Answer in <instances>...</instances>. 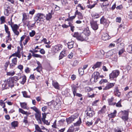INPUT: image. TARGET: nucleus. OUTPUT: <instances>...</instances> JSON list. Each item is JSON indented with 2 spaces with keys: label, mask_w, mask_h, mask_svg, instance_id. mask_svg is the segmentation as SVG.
Here are the masks:
<instances>
[{
  "label": "nucleus",
  "mask_w": 132,
  "mask_h": 132,
  "mask_svg": "<svg viewBox=\"0 0 132 132\" xmlns=\"http://www.w3.org/2000/svg\"><path fill=\"white\" fill-rule=\"evenodd\" d=\"M121 113L122 116V119L124 121L125 124L127 125H128V113L127 111H121Z\"/></svg>",
  "instance_id": "1"
},
{
  "label": "nucleus",
  "mask_w": 132,
  "mask_h": 132,
  "mask_svg": "<svg viewBox=\"0 0 132 132\" xmlns=\"http://www.w3.org/2000/svg\"><path fill=\"white\" fill-rule=\"evenodd\" d=\"M34 111L36 112V113L35 114V117L36 120L38 121V123L42 124V121H41V112L36 107Z\"/></svg>",
  "instance_id": "2"
},
{
  "label": "nucleus",
  "mask_w": 132,
  "mask_h": 132,
  "mask_svg": "<svg viewBox=\"0 0 132 132\" xmlns=\"http://www.w3.org/2000/svg\"><path fill=\"white\" fill-rule=\"evenodd\" d=\"M45 15L43 13H38L35 15L34 18L35 20L37 23L40 21H43Z\"/></svg>",
  "instance_id": "3"
},
{
  "label": "nucleus",
  "mask_w": 132,
  "mask_h": 132,
  "mask_svg": "<svg viewBox=\"0 0 132 132\" xmlns=\"http://www.w3.org/2000/svg\"><path fill=\"white\" fill-rule=\"evenodd\" d=\"M99 74L98 72H96L94 73L90 79V81L93 83L96 82L97 81V79L100 77Z\"/></svg>",
  "instance_id": "4"
},
{
  "label": "nucleus",
  "mask_w": 132,
  "mask_h": 132,
  "mask_svg": "<svg viewBox=\"0 0 132 132\" xmlns=\"http://www.w3.org/2000/svg\"><path fill=\"white\" fill-rule=\"evenodd\" d=\"M86 117L87 118H89L92 117L94 114L95 113L93 110L91 109V108L89 107H88L87 110L85 111Z\"/></svg>",
  "instance_id": "5"
},
{
  "label": "nucleus",
  "mask_w": 132,
  "mask_h": 132,
  "mask_svg": "<svg viewBox=\"0 0 132 132\" xmlns=\"http://www.w3.org/2000/svg\"><path fill=\"white\" fill-rule=\"evenodd\" d=\"M119 74V72L118 70L113 71L110 74L109 76L110 79H113L117 77Z\"/></svg>",
  "instance_id": "6"
},
{
  "label": "nucleus",
  "mask_w": 132,
  "mask_h": 132,
  "mask_svg": "<svg viewBox=\"0 0 132 132\" xmlns=\"http://www.w3.org/2000/svg\"><path fill=\"white\" fill-rule=\"evenodd\" d=\"M91 28L94 30H96L98 28V26L96 21H93L90 22Z\"/></svg>",
  "instance_id": "7"
},
{
  "label": "nucleus",
  "mask_w": 132,
  "mask_h": 132,
  "mask_svg": "<svg viewBox=\"0 0 132 132\" xmlns=\"http://www.w3.org/2000/svg\"><path fill=\"white\" fill-rule=\"evenodd\" d=\"M77 116L75 115H73L71 116L69 118L66 119V121L68 124H69L73 121L75 119L77 118Z\"/></svg>",
  "instance_id": "8"
},
{
  "label": "nucleus",
  "mask_w": 132,
  "mask_h": 132,
  "mask_svg": "<svg viewBox=\"0 0 132 132\" xmlns=\"http://www.w3.org/2000/svg\"><path fill=\"white\" fill-rule=\"evenodd\" d=\"M87 36L84 33H82L78 37V40L82 41L86 40Z\"/></svg>",
  "instance_id": "9"
},
{
  "label": "nucleus",
  "mask_w": 132,
  "mask_h": 132,
  "mask_svg": "<svg viewBox=\"0 0 132 132\" xmlns=\"http://www.w3.org/2000/svg\"><path fill=\"white\" fill-rule=\"evenodd\" d=\"M114 83H110L107 84L104 88H103L104 90L108 89L114 86Z\"/></svg>",
  "instance_id": "10"
},
{
  "label": "nucleus",
  "mask_w": 132,
  "mask_h": 132,
  "mask_svg": "<svg viewBox=\"0 0 132 132\" xmlns=\"http://www.w3.org/2000/svg\"><path fill=\"white\" fill-rule=\"evenodd\" d=\"M7 81L9 87L12 88L14 87V81H13V79H8Z\"/></svg>",
  "instance_id": "11"
},
{
  "label": "nucleus",
  "mask_w": 132,
  "mask_h": 132,
  "mask_svg": "<svg viewBox=\"0 0 132 132\" xmlns=\"http://www.w3.org/2000/svg\"><path fill=\"white\" fill-rule=\"evenodd\" d=\"M114 93L115 95L118 97H120L121 96V92L119 91V90L117 87H116L115 88L114 91Z\"/></svg>",
  "instance_id": "12"
},
{
  "label": "nucleus",
  "mask_w": 132,
  "mask_h": 132,
  "mask_svg": "<svg viewBox=\"0 0 132 132\" xmlns=\"http://www.w3.org/2000/svg\"><path fill=\"white\" fill-rule=\"evenodd\" d=\"M75 15H78V17L79 19H82L83 18V16L82 14L80 12L78 11V10L76 11L75 13Z\"/></svg>",
  "instance_id": "13"
},
{
  "label": "nucleus",
  "mask_w": 132,
  "mask_h": 132,
  "mask_svg": "<svg viewBox=\"0 0 132 132\" xmlns=\"http://www.w3.org/2000/svg\"><path fill=\"white\" fill-rule=\"evenodd\" d=\"M62 48V45H57L55 46L53 48V50L55 52L60 50Z\"/></svg>",
  "instance_id": "14"
},
{
  "label": "nucleus",
  "mask_w": 132,
  "mask_h": 132,
  "mask_svg": "<svg viewBox=\"0 0 132 132\" xmlns=\"http://www.w3.org/2000/svg\"><path fill=\"white\" fill-rule=\"evenodd\" d=\"M114 98L112 97L110 98L108 100L109 104L110 105L114 106L116 104V103L113 102V101L114 100Z\"/></svg>",
  "instance_id": "15"
},
{
  "label": "nucleus",
  "mask_w": 132,
  "mask_h": 132,
  "mask_svg": "<svg viewBox=\"0 0 132 132\" xmlns=\"http://www.w3.org/2000/svg\"><path fill=\"white\" fill-rule=\"evenodd\" d=\"M7 81L4 82L2 85V88L3 90L8 89L9 87Z\"/></svg>",
  "instance_id": "16"
},
{
  "label": "nucleus",
  "mask_w": 132,
  "mask_h": 132,
  "mask_svg": "<svg viewBox=\"0 0 132 132\" xmlns=\"http://www.w3.org/2000/svg\"><path fill=\"white\" fill-rule=\"evenodd\" d=\"M10 7L7 5H5L4 6V8L5 9L4 13L7 16H8L9 15L8 13L9 10H8V9Z\"/></svg>",
  "instance_id": "17"
},
{
  "label": "nucleus",
  "mask_w": 132,
  "mask_h": 132,
  "mask_svg": "<svg viewBox=\"0 0 132 132\" xmlns=\"http://www.w3.org/2000/svg\"><path fill=\"white\" fill-rule=\"evenodd\" d=\"M67 54L65 53V51H62L60 54L59 56V60L62 59L64 56H66Z\"/></svg>",
  "instance_id": "18"
},
{
  "label": "nucleus",
  "mask_w": 132,
  "mask_h": 132,
  "mask_svg": "<svg viewBox=\"0 0 132 132\" xmlns=\"http://www.w3.org/2000/svg\"><path fill=\"white\" fill-rule=\"evenodd\" d=\"M101 62H97L92 67V68L94 69L95 68H99L101 65Z\"/></svg>",
  "instance_id": "19"
},
{
  "label": "nucleus",
  "mask_w": 132,
  "mask_h": 132,
  "mask_svg": "<svg viewBox=\"0 0 132 132\" xmlns=\"http://www.w3.org/2000/svg\"><path fill=\"white\" fill-rule=\"evenodd\" d=\"M78 87L76 86H74L72 87V90L73 92L74 96L76 95L77 90Z\"/></svg>",
  "instance_id": "20"
},
{
  "label": "nucleus",
  "mask_w": 132,
  "mask_h": 132,
  "mask_svg": "<svg viewBox=\"0 0 132 132\" xmlns=\"http://www.w3.org/2000/svg\"><path fill=\"white\" fill-rule=\"evenodd\" d=\"M19 112L23 114L28 116L29 114H30V113H29L27 111H25L21 108H19Z\"/></svg>",
  "instance_id": "21"
},
{
  "label": "nucleus",
  "mask_w": 132,
  "mask_h": 132,
  "mask_svg": "<svg viewBox=\"0 0 132 132\" xmlns=\"http://www.w3.org/2000/svg\"><path fill=\"white\" fill-rule=\"evenodd\" d=\"M4 27L5 31L8 34V36L7 37L8 38H9L10 36V31H9V28L5 24L4 25Z\"/></svg>",
  "instance_id": "22"
},
{
  "label": "nucleus",
  "mask_w": 132,
  "mask_h": 132,
  "mask_svg": "<svg viewBox=\"0 0 132 132\" xmlns=\"http://www.w3.org/2000/svg\"><path fill=\"white\" fill-rule=\"evenodd\" d=\"M22 79V81H20V83L22 84L23 85L26 81V76H24L22 77H20L19 79Z\"/></svg>",
  "instance_id": "23"
},
{
  "label": "nucleus",
  "mask_w": 132,
  "mask_h": 132,
  "mask_svg": "<svg viewBox=\"0 0 132 132\" xmlns=\"http://www.w3.org/2000/svg\"><path fill=\"white\" fill-rule=\"evenodd\" d=\"M117 111L114 110L113 113H112L108 115V117L110 118H114L116 116Z\"/></svg>",
  "instance_id": "24"
},
{
  "label": "nucleus",
  "mask_w": 132,
  "mask_h": 132,
  "mask_svg": "<svg viewBox=\"0 0 132 132\" xmlns=\"http://www.w3.org/2000/svg\"><path fill=\"white\" fill-rule=\"evenodd\" d=\"M127 51L129 53H132V43L131 45L128 46L127 48Z\"/></svg>",
  "instance_id": "25"
},
{
  "label": "nucleus",
  "mask_w": 132,
  "mask_h": 132,
  "mask_svg": "<svg viewBox=\"0 0 132 132\" xmlns=\"http://www.w3.org/2000/svg\"><path fill=\"white\" fill-rule=\"evenodd\" d=\"M74 44V42L73 41L68 42L67 44L68 48L70 49L73 48V46Z\"/></svg>",
  "instance_id": "26"
},
{
  "label": "nucleus",
  "mask_w": 132,
  "mask_h": 132,
  "mask_svg": "<svg viewBox=\"0 0 132 132\" xmlns=\"http://www.w3.org/2000/svg\"><path fill=\"white\" fill-rule=\"evenodd\" d=\"M102 38L104 40L108 39L109 38L108 35L107 34H104L102 36Z\"/></svg>",
  "instance_id": "27"
},
{
  "label": "nucleus",
  "mask_w": 132,
  "mask_h": 132,
  "mask_svg": "<svg viewBox=\"0 0 132 132\" xmlns=\"http://www.w3.org/2000/svg\"><path fill=\"white\" fill-rule=\"evenodd\" d=\"M11 27L13 31L15 30H18L19 28V26L16 24H14L13 26H12V25H11Z\"/></svg>",
  "instance_id": "28"
},
{
  "label": "nucleus",
  "mask_w": 132,
  "mask_h": 132,
  "mask_svg": "<svg viewBox=\"0 0 132 132\" xmlns=\"http://www.w3.org/2000/svg\"><path fill=\"white\" fill-rule=\"evenodd\" d=\"M20 104L21 107L23 109H27V104L25 102H20Z\"/></svg>",
  "instance_id": "29"
},
{
  "label": "nucleus",
  "mask_w": 132,
  "mask_h": 132,
  "mask_svg": "<svg viewBox=\"0 0 132 132\" xmlns=\"http://www.w3.org/2000/svg\"><path fill=\"white\" fill-rule=\"evenodd\" d=\"M108 82V81L106 79H102L99 82V84L102 86L104 85V86L105 85V83Z\"/></svg>",
  "instance_id": "30"
},
{
  "label": "nucleus",
  "mask_w": 132,
  "mask_h": 132,
  "mask_svg": "<svg viewBox=\"0 0 132 132\" xmlns=\"http://www.w3.org/2000/svg\"><path fill=\"white\" fill-rule=\"evenodd\" d=\"M100 16V14L97 13H94L92 14V17L94 18H98Z\"/></svg>",
  "instance_id": "31"
},
{
  "label": "nucleus",
  "mask_w": 132,
  "mask_h": 132,
  "mask_svg": "<svg viewBox=\"0 0 132 132\" xmlns=\"http://www.w3.org/2000/svg\"><path fill=\"white\" fill-rule=\"evenodd\" d=\"M52 85L55 88L58 89H59V85L58 83L57 82H54L53 81Z\"/></svg>",
  "instance_id": "32"
},
{
  "label": "nucleus",
  "mask_w": 132,
  "mask_h": 132,
  "mask_svg": "<svg viewBox=\"0 0 132 132\" xmlns=\"http://www.w3.org/2000/svg\"><path fill=\"white\" fill-rule=\"evenodd\" d=\"M106 23V20L104 16H103L100 19V23L104 24Z\"/></svg>",
  "instance_id": "33"
},
{
  "label": "nucleus",
  "mask_w": 132,
  "mask_h": 132,
  "mask_svg": "<svg viewBox=\"0 0 132 132\" xmlns=\"http://www.w3.org/2000/svg\"><path fill=\"white\" fill-rule=\"evenodd\" d=\"M52 17V14L51 13H49L47 14L46 17V19L47 20H50Z\"/></svg>",
  "instance_id": "34"
},
{
  "label": "nucleus",
  "mask_w": 132,
  "mask_h": 132,
  "mask_svg": "<svg viewBox=\"0 0 132 132\" xmlns=\"http://www.w3.org/2000/svg\"><path fill=\"white\" fill-rule=\"evenodd\" d=\"M79 73L80 75L82 76L84 74V70L82 68H80L78 70Z\"/></svg>",
  "instance_id": "35"
},
{
  "label": "nucleus",
  "mask_w": 132,
  "mask_h": 132,
  "mask_svg": "<svg viewBox=\"0 0 132 132\" xmlns=\"http://www.w3.org/2000/svg\"><path fill=\"white\" fill-rule=\"evenodd\" d=\"M84 32L85 34L87 36H89L90 33V31L88 29H86L84 30Z\"/></svg>",
  "instance_id": "36"
},
{
  "label": "nucleus",
  "mask_w": 132,
  "mask_h": 132,
  "mask_svg": "<svg viewBox=\"0 0 132 132\" xmlns=\"http://www.w3.org/2000/svg\"><path fill=\"white\" fill-rule=\"evenodd\" d=\"M12 126L14 127H17L18 125V122L16 121H14L11 123Z\"/></svg>",
  "instance_id": "37"
},
{
  "label": "nucleus",
  "mask_w": 132,
  "mask_h": 132,
  "mask_svg": "<svg viewBox=\"0 0 132 132\" xmlns=\"http://www.w3.org/2000/svg\"><path fill=\"white\" fill-rule=\"evenodd\" d=\"M42 68L41 64H39V65H38V66L36 69H34V70H36L38 72H40V71L42 70Z\"/></svg>",
  "instance_id": "38"
},
{
  "label": "nucleus",
  "mask_w": 132,
  "mask_h": 132,
  "mask_svg": "<svg viewBox=\"0 0 132 132\" xmlns=\"http://www.w3.org/2000/svg\"><path fill=\"white\" fill-rule=\"evenodd\" d=\"M30 39L29 37L27 36L25 39L24 41L23 42V45L24 46L28 42L29 40Z\"/></svg>",
  "instance_id": "39"
},
{
  "label": "nucleus",
  "mask_w": 132,
  "mask_h": 132,
  "mask_svg": "<svg viewBox=\"0 0 132 132\" xmlns=\"http://www.w3.org/2000/svg\"><path fill=\"white\" fill-rule=\"evenodd\" d=\"M29 22L28 21V24H27V26L28 27V28L29 29H32V28L33 27L35 23L34 24H32L31 25L29 24Z\"/></svg>",
  "instance_id": "40"
},
{
  "label": "nucleus",
  "mask_w": 132,
  "mask_h": 132,
  "mask_svg": "<svg viewBox=\"0 0 132 132\" xmlns=\"http://www.w3.org/2000/svg\"><path fill=\"white\" fill-rule=\"evenodd\" d=\"M26 37L25 35H23L21 37V39L20 41V46H22V41L24 40Z\"/></svg>",
  "instance_id": "41"
},
{
  "label": "nucleus",
  "mask_w": 132,
  "mask_h": 132,
  "mask_svg": "<svg viewBox=\"0 0 132 132\" xmlns=\"http://www.w3.org/2000/svg\"><path fill=\"white\" fill-rule=\"evenodd\" d=\"M68 24H69V27H70V29L71 30L72 32H73V29L75 28V27L70 22H69L68 23Z\"/></svg>",
  "instance_id": "42"
},
{
  "label": "nucleus",
  "mask_w": 132,
  "mask_h": 132,
  "mask_svg": "<svg viewBox=\"0 0 132 132\" xmlns=\"http://www.w3.org/2000/svg\"><path fill=\"white\" fill-rule=\"evenodd\" d=\"M15 72L14 71H11L7 72V75L8 76H13L15 74Z\"/></svg>",
  "instance_id": "43"
},
{
  "label": "nucleus",
  "mask_w": 132,
  "mask_h": 132,
  "mask_svg": "<svg viewBox=\"0 0 132 132\" xmlns=\"http://www.w3.org/2000/svg\"><path fill=\"white\" fill-rule=\"evenodd\" d=\"M35 129L36 131L35 132H38V131H41V128L39 127V126L38 125H36L35 126Z\"/></svg>",
  "instance_id": "44"
},
{
  "label": "nucleus",
  "mask_w": 132,
  "mask_h": 132,
  "mask_svg": "<svg viewBox=\"0 0 132 132\" xmlns=\"http://www.w3.org/2000/svg\"><path fill=\"white\" fill-rule=\"evenodd\" d=\"M81 123V121L80 118L76 123H74V126H78L80 125Z\"/></svg>",
  "instance_id": "45"
},
{
  "label": "nucleus",
  "mask_w": 132,
  "mask_h": 132,
  "mask_svg": "<svg viewBox=\"0 0 132 132\" xmlns=\"http://www.w3.org/2000/svg\"><path fill=\"white\" fill-rule=\"evenodd\" d=\"M32 56L34 57H39L40 58H42V55L37 54H35V53L33 54Z\"/></svg>",
  "instance_id": "46"
},
{
  "label": "nucleus",
  "mask_w": 132,
  "mask_h": 132,
  "mask_svg": "<svg viewBox=\"0 0 132 132\" xmlns=\"http://www.w3.org/2000/svg\"><path fill=\"white\" fill-rule=\"evenodd\" d=\"M12 63L16 65L17 63V58L16 57L13 58L12 59Z\"/></svg>",
  "instance_id": "47"
},
{
  "label": "nucleus",
  "mask_w": 132,
  "mask_h": 132,
  "mask_svg": "<svg viewBox=\"0 0 132 132\" xmlns=\"http://www.w3.org/2000/svg\"><path fill=\"white\" fill-rule=\"evenodd\" d=\"M121 100H120L116 104V106L117 107H122L121 105Z\"/></svg>",
  "instance_id": "48"
},
{
  "label": "nucleus",
  "mask_w": 132,
  "mask_h": 132,
  "mask_svg": "<svg viewBox=\"0 0 132 132\" xmlns=\"http://www.w3.org/2000/svg\"><path fill=\"white\" fill-rule=\"evenodd\" d=\"M74 131V128L73 127H70L69 128L67 132H73Z\"/></svg>",
  "instance_id": "49"
},
{
  "label": "nucleus",
  "mask_w": 132,
  "mask_h": 132,
  "mask_svg": "<svg viewBox=\"0 0 132 132\" xmlns=\"http://www.w3.org/2000/svg\"><path fill=\"white\" fill-rule=\"evenodd\" d=\"M93 89L92 88L88 87H86L85 89L86 91L87 92H89V91L92 90Z\"/></svg>",
  "instance_id": "50"
},
{
  "label": "nucleus",
  "mask_w": 132,
  "mask_h": 132,
  "mask_svg": "<svg viewBox=\"0 0 132 132\" xmlns=\"http://www.w3.org/2000/svg\"><path fill=\"white\" fill-rule=\"evenodd\" d=\"M35 34V31L34 30H32L31 32L29 33L30 36V37H32L34 36Z\"/></svg>",
  "instance_id": "51"
},
{
  "label": "nucleus",
  "mask_w": 132,
  "mask_h": 132,
  "mask_svg": "<svg viewBox=\"0 0 132 132\" xmlns=\"http://www.w3.org/2000/svg\"><path fill=\"white\" fill-rule=\"evenodd\" d=\"M80 34L78 32H75L74 34L73 35V36L74 37H76L78 39V37L79 36Z\"/></svg>",
  "instance_id": "52"
},
{
  "label": "nucleus",
  "mask_w": 132,
  "mask_h": 132,
  "mask_svg": "<svg viewBox=\"0 0 132 132\" xmlns=\"http://www.w3.org/2000/svg\"><path fill=\"white\" fill-rule=\"evenodd\" d=\"M10 63V62L9 61L6 62L4 65V68L5 70H6L7 69V68L9 64Z\"/></svg>",
  "instance_id": "53"
},
{
  "label": "nucleus",
  "mask_w": 132,
  "mask_h": 132,
  "mask_svg": "<svg viewBox=\"0 0 132 132\" xmlns=\"http://www.w3.org/2000/svg\"><path fill=\"white\" fill-rule=\"evenodd\" d=\"M11 79H13L14 81H17L19 79V78L18 77L16 76H15L13 77Z\"/></svg>",
  "instance_id": "54"
},
{
  "label": "nucleus",
  "mask_w": 132,
  "mask_h": 132,
  "mask_svg": "<svg viewBox=\"0 0 132 132\" xmlns=\"http://www.w3.org/2000/svg\"><path fill=\"white\" fill-rule=\"evenodd\" d=\"M42 119H41L42 120H44L45 119V118L46 117V114L45 113H42Z\"/></svg>",
  "instance_id": "55"
},
{
  "label": "nucleus",
  "mask_w": 132,
  "mask_h": 132,
  "mask_svg": "<svg viewBox=\"0 0 132 132\" xmlns=\"http://www.w3.org/2000/svg\"><path fill=\"white\" fill-rule=\"evenodd\" d=\"M105 112V110L104 109L102 108V109L100 111H98V114H101L104 113Z\"/></svg>",
  "instance_id": "56"
},
{
  "label": "nucleus",
  "mask_w": 132,
  "mask_h": 132,
  "mask_svg": "<svg viewBox=\"0 0 132 132\" xmlns=\"http://www.w3.org/2000/svg\"><path fill=\"white\" fill-rule=\"evenodd\" d=\"M125 51V50L123 48L122 49L119 51L118 52L119 54V55H121Z\"/></svg>",
  "instance_id": "57"
},
{
  "label": "nucleus",
  "mask_w": 132,
  "mask_h": 132,
  "mask_svg": "<svg viewBox=\"0 0 132 132\" xmlns=\"http://www.w3.org/2000/svg\"><path fill=\"white\" fill-rule=\"evenodd\" d=\"M86 124L87 126H92L93 125V122H92L87 121L86 122Z\"/></svg>",
  "instance_id": "58"
},
{
  "label": "nucleus",
  "mask_w": 132,
  "mask_h": 132,
  "mask_svg": "<svg viewBox=\"0 0 132 132\" xmlns=\"http://www.w3.org/2000/svg\"><path fill=\"white\" fill-rule=\"evenodd\" d=\"M23 18L22 20H26L27 19V16L26 13H24L23 15Z\"/></svg>",
  "instance_id": "59"
},
{
  "label": "nucleus",
  "mask_w": 132,
  "mask_h": 132,
  "mask_svg": "<svg viewBox=\"0 0 132 132\" xmlns=\"http://www.w3.org/2000/svg\"><path fill=\"white\" fill-rule=\"evenodd\" d=\"M22 93L23 96L24 97H28L27 95V92L26 91H24V92H22Z\"/></svg>",
  "instance_id": "60"
},
{
  "label": "nucleus",
  "mask_w": 132,
  "mask_h": 132,
  "mask_svg": "<svg viewBox=\"0 0 132 132\" xmlns=\"http://www.w3.org/2000/svg\"><path fill=\"white\" fill-rule=\"evenodd\" d=\"M18 68L22 71L23 68V66L22 65H20L18 66Z\"/></svg>",
  "instance_id": "61"
},
{
  "label": "nucleus",
  "mask_w": 132,
  "mask_h": 132,
  "mask_svg": "<svg viewBox=\"0 0 132 132\" xmlns=\"http://www.w3.org/2000/svg\"><path fill=\"white\" fill-rule=\"evenodd\" d=\"M13 31L15 35L18 36L19 34V32L18 31V30H15Z\"/></svg>",
  "instance_id": "62"
},
{
  "label": "nucleus",
  "mask_w": 132,
  "mask_h": 132,
  "mask_svg": "<svg viewBox=\"0 0 132 132\" xmlns=\"http://www.w3.org/2000/svg\"><path fill=\"white\" fill-rule=\"evenodd\" d=\"M40 53L42 54H44L45 53V52L43 49L42 48L40 50Z\"/></svg>",
  "instance_id": "63"
},
{
  "label": "nucleus",
  "mask_w": 132,
  "mask_h": 132,
  "mask_svg": "<svg viewBox=\"0 0 132 132\" xmlns=\"http://www.w3.org/2000/svg\"><path fill=\"white\" fill-rule=\"evenodd\" d=\"M47 109V108L46 106H44L42 107V110L43 111L45 112L46 111Z\"/></svg>",
  "instance_id": "64"
}]
</instances>
